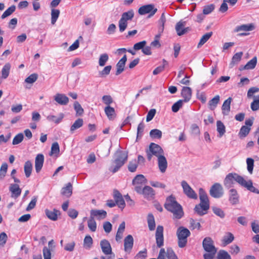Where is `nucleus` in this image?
Instances as JSON below:
<instances>
[{
	"label": "nucleus",
	"instance_id": "nucleus-1",
	"mask_svg": "<svg viewBox=\"0 0 259 259\" xmlns=\"http://www.w3.org/2000/svg\"><path fill=\"white\" fill-rule=\"evenodd\" d=\"M164 207L167 210L172 213L174 219H180L184 215L182 206L178 203L176 198L172 195L166 198Z\"/></svg>",
	"mask_w": 259,
	"mask_h": 259
},
{
	"label": "nucleus",
	"instance_id": "nucleus-2",
	"mask_svg": "<svg viewBox=\"0 0 259 259\" xmlns=\"http://www.w3.org/2000/svg\"><path fill=\"white\" fill-rule=\"evenodd\" d=\"M127 153L126 152L121 150L117 151L114 154L113 165L110 167L109 170L113 173L117 172L127 161Z\"/></svg>",
	"mask_w": 259,
	"mask_h": 259
},
{
	"label": "nucleus",
	"instance_id": "nucleus-3",
	"mask_svg": "<svg viewBox=\"0 0 259 259\" xmlns=\"http://www.w3.org/2000/svg\"><path fill=\"white\" fill-rule=\"evenodd\" d=\"M202 246L204 250L207 252L203 254L204 259H213L217 252V249L211 238L209 237L204 238L202 241Z\"/></svg>",
	"mask_w": 259,
	"mask_h": 259
},
{
	"label": "nucleus",
	"instance_id": "nucleus-4",
	"mask_svg": "<svg viewBox=\"0 0 259 259\" xmlns=\"http://www.w3.org/2000/svg\"><path fill=\"white\" fill-rule=\"evenodd\" d=\"M178 238V244L180 248H184L187 244L188 237L191 235L190 231L186 228L179 227L176 232Z\"/></svg>",
	"mask_w": 259,
	"mask_h": 259
},
{
	"label": "nucleus",
	"instance_id": "nucleus-5",
	"mask_svg": "<svg viewBox=\"0 0 259 259\" xmlns=\"http://www.w3.org/2000/svg\"><path fill=\"white\" fill-rule=\"evenodd\" d=\"M134 17V12L133 10H130L122 14L121 17L118 21L119 30L120 32L125 31L127 26V21L132 20Z\"/></svg>",
	"mask_w": 259,
	"mask_h": 259
},
{
	"label": "nucleus",
	"instance_id": "nucleus-6",
	"mask_svg": "<svg viewBox=\"0 0 259 259\" xmlns=\"http://www.w3.org/2000/svg\"><path fill=\"white\" fill-rule=\"evenodd\" d=\"M137 193L143 195V197L148 200H151L154 199L155 196V190L149 186L142 187H137L136 188Z\"/></svg>",
	"mask_w": 259,
	"mask_h": 259
},
{
	"label": "nucleus",
	"instance_id": "nucleus-7",
	"mask_svg": "<svg viewBox=\"0 0 259 259\" xmlns=\"http://www.w3.org/2000/svg\"><path fill=\"white\" fill-rule=\"evenodd\" d=\"M243 179L242 177L236 173H229L226 176L224 181V184L228 188H230L232 186L234 181L241 185Z\"/></svg>",
	"mask_w": 259,
	"mask_h": 259
},
{
	"label": "nucleus",
	"instance_id": "nucleus-8",
	"mask_svg": "<svg viewBox=\"0 0 259 259\" xmlns=\"http://www.w3.org/2000/svg\"><path fill=\"white\" fill-rule=\"evenodd\" d=\"M147 159L150 161L153 155L157 157L163 154V150L161 147L154 143H151L149 147V149L146 151Z\"/></svg>",
	"mask_w": 259,
	"mask_h": 259
},
{
	"label": "nucleus",
	"instance_id": "nucleus-9",
	"mask_svg": "<svg viewBox=\"0 0 259 259\" xmlns=\"http://www.w3.org/2000/svg\"><path fill=\"white\" fill-rule=\"evenodd\" d=\"M209 194L213 198H221L224 194L223 188L220 183H216L211 187Z\"/></svg>",
	"mask_w": 259,
	"mask_h": 259
},
{
	"label": "nucleus",
	"instance_id": "nucleus-10",
	"mask_svg": "<svg viewBox=\"0 0 259 259\" xmlns=\"http://www.w3.org/2000/svg\"><path fill=\"white\" fill-rule=\"evenodd\" d=\"M157 11V9L155 8L153 5L149 4L141 7L138 10V13L141 15H144L149 13V18L153 16Z\"/></svg>",
	"mask_w": 259,
	"mask_h": 259
},
{
	"label": "nucleus",
	"instance_id": "nucleus-11",
	"mask_svg": "<svg viewBox=\"0 0 259 259\" xmlns=\"http://www.w3.org/2000/svg\"><path fill=\"white\" fill-rule=\"evenodd\" d=\"M181 186L183 189L184 194L189 198L196 199L197 198V194L192 189L188 183L185 181L181 182Z\"/></svg>",
	"mask_w": 259,
	"mask_h": 259
},
{
	"label": "nucleus",
	"instance_id": "nucleus-12",
	"mask_svg": "<svg viewBox=\"0 0 259 259\" xmlns=\"http://www.w3.org/2000/svg\"><path fill=\"white\" fill-rule=\"evenodd\" d=\"M113 197L117 205L119 208L122 210L125 206V203L122 194L118 190L114 189L113 192Z\"/></svg>",
	"mask_w": 259,
	"mask_h": 259
},
{
	"label": "nucleus",
	"instance_id": "nucleus-13",
	"mask_svg": "<svg viewBox=\"0 0 259 259\" xmlns=\"http://www.w3.org/2000/svg\"><path fill=\"white\" fill-rule=\"evenodd\" d=\"M156 243L157 246L160 248L164 245L163 227L158 226L155 233Z\"/></svg>",
	"mask_w": 259,
	"mask_h": 259
},
{
	"label": "nucleus",
	"instance_id": "nucleus-14",
	"mask_svg": "<svg viewBox=\"0 0 259 259\" xmlns=\"http://www.w3.org/2000/svg\"><path fill=\"white\" fill-rule=\"evenodd\" d=\"M199 195L200 202L199 204L203 205L204 208H209V201L207 194L202 188L199 190Z\"/></svg>",
	"mask_w": 259,
	"mask_h": 259
},
{
	"label": "nucleus",
	"instance_id": "nucleus-15",
	"mask_svg": "<svg viewBox=\"0 0 259 259\" xmlns=\"http://www.w3.org/2000/svg\"><path fill=\"white\" fill-rule=\"evenodd\" d=\"M103 253L105 255H109L112 253V248L110 242L106 239H103L100 243Z\"/></svg>",
	"mask_w": 259,
	"mask_h": 259
},
{
	"label": "nucleus",
	"instance_id": "nucleus-16",
	"mask_svg": "<svg viewBox=\"0 0 259 259\" xmlns=\"http://www.w3.org/2000/svg\"><path fill=\"white\" fill-rule=\"evenodd\" d=\"M107 216V212L104 210L92 209L90 211V217L95 219L103 220Z\"/></svg>",
	"mask_w": 259,
	"mask_h": 259
},
{
	"label": "nucleus",
	"instance_id": "nucleus-17",
	"mask_svg": "<svg viewBox=\"0 0 259 259\" xmlns=\"http://www.w3.org/2000/svg\"><path fill=\"white\" fill-rule=\"evenodd\" d=\"M54 99L61 105H66L69 102V98L64 94L57 93L54 96Z\"/></svg>",
	"mask_w": 259,
	"mask_h": 259
},
{
	"label": "nucleus",
	"instance_id": "nucleus-18",
	"mask_svg": "<svg viewBox=\"0 0 259 259\" xmlns=\"http://www.w3.org/2000/svg\"><path fill=\"white\" fill-rule=\"evenodd\" d=\"M134 245V239L131 235H128L124 240V249L126 252H130Z\"/></svg>",
	"mask_w": 259,
	"mask_h": 259
},
{
	"label": "nucleus",
	"instance_id": "nucleus-19",
	"mask_svg": "<svg viewBox=\"0 0 259 259\" xmlns=\"http://www.w3.org/2000/svg\"><path fill=\"white\" fill-rule=\"evenodd\" d=\"M147 180L143 175H138L133 180L132 184L135 186V190L137 187H142L141 185L145 184Z\"/></svg>",
	"mask_w": 259,
	"mask_h": 259
},
{
	"label": "nucleus",
	"instance_id": "nucleus-20",
	"mask_svg": "<svg viewBox=\"0 0 259 259\" xmlns=\"http://www.w3.org/2000/svg\"><path fill=\"white\" fill-rule=\"evenodd\" d=\"M44 161V156L42 154H38L35 159V169L37 173L41 169Z\"/></svg>",
	"mask_w": 259,
	"mask_h": 259
},
{
	"label": "nucleus",
	"instance_id": "nucleus-21",
	"mask_svg": "<svg viewBox=\"0 0 259 259\" xmlns=\"http://www.w3.org/2000/svg\"><path fill=\"white\" fill-rule=\"evenodd\" d=\"M127 61L126 55H124L116 64V71L115 74L118 75L124 70L125 63Z\"/></svg>",
	"mask_w": 259,
	"mask_h": 259
},
{
	"label": "nucleus",
	"instance_id": "nucleus-22",
	"mask_svg": "<svg viewBox=\"0 0 259 259\" xmlns=\"http://www.w3.org/2000/svg\"><path fill=\"white\" fill-rule=\"evenodd\" d=\"M229 200L232 205H235L239 202V195L236 190L231 189L229 190Z\"/></svg>",
	"mask_w": 259,
	"mask_h": 259
},
{
	"label": "nucleus",
	"instance_id": "nucleus-23",
	"mask_svg": "<svg viewBox=\"0 0 259 259\" xmlns=\"http://www.w3.org/2000/svg\"><path fill=\"white\" fill-rule=\"evenodd\" d=\"M9 190L11 192V197L12 198H18L21 193V189L17 184H11Z\"/></svg>",
	"mask_w": 259,
	"mask_h": 259
},
{
	"label": "nucleus",
	"instance_id": "nucleus-24",
	"mask_svg": "<svg viewBox=\"0 0 259 259\" xmlns=\"http://www.w3.org/2000/svg\"><path fill=\"white\" fill-rule=\"evenodd\" d=\"M158 165L160 171L163 173L166 171L167 167V162L166 158L163 155L158 156Z\"/></svg>",
	"mask_w": 259,
	"mask_h": 259
},
{
	"label": "nucleus",
	"instance_id": "nucleus-25",
	"mask_svg": "<svg viewBox=\"0 0 259 259\" xmlns=\"http://www.w3.org/2000/svg\"><path fill=\"white\" fill-rule=\"evenodd\" d=\"M185 25V22H183L182 21H179L178 23H177L176 26V30L178 35H182L185 34L188 31L189 28H184Z\"/></svg>",
	"mask_w": 259,
	"mask_h": 259
},
{
	"label": "nucleus",
	"instance_id": "nucleus-26",
	"mask_svg": "<svg viewBox=\"0 0 259 259\" xmlns=\"http://www.w3.org/2000/svg\"><path fill=\"white\" fill-rule=\"evenodd\" d=\"M241 186L246 188L249 191L256 193L259 194V190L253 186L252 182L251 180L246 181L244 179L242 181Z\"/></svg>",
	"mask_w": 259,
	"mask_h": 259
},
{
	"label": "nucleus",
	"instance_id": "nucleus-27",
	"mask_svg": "<svg viewBox=\"0 0 259 259\" xmlns=\"http://www.w3.org/2000/svg\"><path fill=\"white\" fill-rule=\"evenodd\" d=\"M181 95L184 102H188L192 97V90L190 87H184L181 91Z\"/></svg>",
	"mask_w": 259,
	"mask_h": 259
},
{
	"label": "nucleus",
	"instance_id": "nucleus-28",
	"mask_svg": "<svg viewBox=\"0 0 259 259\" xmlns=\"http://www.w3.org/2000/svg\"><path fill=\"white\" fill-rule=\"evenodd\" d=\"M232 101V98L229 97L224 102L222 106V114L224 115H228L229 114L230 111V106Z\"/></svg>",
	"mask_w": 259,
	"mask_h": 259
},
{
	"label": "nucleus",
	"instance_id": "nucleus-29",
	"mask_svg": "<svg viewBox=\"0 0 259 259\" xmlns=\"http://www.w3.org/2000/svg\"><path fill=\"white\" fill-rule=\"evenodd\" d=\"M64 117V114L63 113H60L57 116L50 114L47 116V119L50 122L59 124L62 121Z\"/></svg>",
	"mask_w": 259,
	"mask_h": 259
},
{
	"label": "nucleus",
	"instance_id": "nucleus-30",
	"mask_svg": "<svg viewBox=\"0 0 259 259\" xmlns=\"http://www.w3.org/2000/svg\"><path fill=\"white\" fill-rule=\"evenodd\" d=\"M45 213L49 219L54 221L57 220L58 215L60 214L59 210L56 209H53L52 210L46 209L45 210Z\"/></svg>",
	"mask_w": 259,
	"mask_h": 259
},
{
	"label": "nucleus",
	"instance_id": "nucleus-31",
	"mask_svg": "<svg viewBox=\"0 0 259 259\" xmlns=\"http://www.w3.org/2000/svg\"><path fill=\"white\" fill-rule=\"evenodd\" d=\"M104 111L109 119L113 120L115 118L116 113L114 108L107 106L105 107Z\"/></svg>",
	"mask_w": 259,
	"mask_h": 259
},
{
	"label": "nucleus",
	"instance_id": "nucleus-32",
	"mask_svg": "<svg viewBox=\"0 0 259 259\" xmlns=\"http://www.w3.org/2000/svg\"><path fill=\"white\" fill-rule=\"evenodd\" d=\"M83 119L82 118H78L71 126L70 129V133L73 134L75 130L81 127L83 125Z\"/></svg>",
	"mask_w": 259,
	"mask_h": 259
},
{
	"label": "nucleus",
	"instance_id": "nucleus-33",
	"mask_svg": "<svg viewBox=\"0 0 259 259\" xmlns=\"http://www.w3.org/2000/svg\"><path fill=\"white\" fill-rule=\"evenodd\" d=\"M254 26L252 24H243L237 26L235 29V32H239L241 31H248L253 30Z\"/></svg>",
	"mask_w": 259,
	"mask_h": 259
},
{
	"label": "nucleus",
	"instance_id": "nucleus-34",
	"mask_svg": "<svg viewBox=\"0 0 259 259\" xmlns=\"http://www.w3.org/2000/svg\"><path fill=\"white\" fill-rule=\"evenodd\" d=\"M24 170L26 177L29 178L31 174L32 170V164L30 161L28 160L25 162L24 166Z\"/></svg>",
	"mask_w": 259,
	"mask_h": 259
},
{
	"label": "nucleus",
	"instance_id": "nucleus-35",
	"mask_svg": "<svg viewBox=\"0 0 259 259\" xmlns=\"http://www.w3.org/2000/svg\"><path fill=\"white\" fill-rule=\"evenodd\" d=\"M11 67L10 63H7L5 64L2 69V78L6 79L10 74V71Z\"/></svg>",
	"mask_w": 259,
	"mask_h": 259
},
{
	"label": "nucleus",
	"instance_id": "nucleus-36",
	"mask_svg": "<svg viewBox=\"0 0 259 259\" xmlns=\"http://www.w3.org/2000/svg\"><path fill=\"white\" fill-rule=\"evenodd\" d=\"M209 208H204V206L200 204H197L194 208L195 211L199 215L202 216L207 213Z\"/></svg>",
	"mask_w": 259,
	"mask_h": 259
},
{
	"label": "nucleus",
	"instance_id": "nucleus-37",
	"mask_svg": "<svg viewBox=\"0 0 259 259\" xmlns=\"http://www.w3.org/2000/svg\"><path fill=\"white\" fill-rule=\"evenodd\" d=\"M72 193V186L70 183H68L66 187L62 189L61 194L67 197H70Z\"/></svg>",
	"mask_w": 259,
	"mask_h": 259
},
{
	"label": "nucleus",
	"instance_id": "nucleus-38",
	"mask_svg": "<svg viewBox=\"0 0 259 259\" xmlns=\"http://www.w3.org/2000/svg\"><path fill=\"white\" fill-rule=\"evenodd\" d=\"M234 239V237L233 234L230 232H228L225 235L222 240V243L224 246H226L231 243Z\"/></svg>",
	"mask_w": 259,
	"mask_h": 259
},
{
	"label": "nucleus",
	"instance_id": "nucleus-39",
	"mask_svg": "<svg viewBox=\"0 0 259 259\" xmlns=\"http://www.w3.org/2000/svg\"><path fill=\"white\" fill-rule=\"evenodd\" d=\"M165 22H166V17L165 16V14L164 13H163L161 14L159 20H158L159 27H158V32H159L160 33H162L163 32L164 28V24H165Z\"/></svg>",
	"mask_w": 259,
	"mask_h": 259
},
{
	"label": "nucleus",
	"instance_id": "nucleus-40",
	"mask_svg": "<svg viewBox=\"0 0 259 259\" xmlns=\"http://www.w3.org/2000/svg\"><path fill=\"white\" fill-rule=\"evenodd\" d=\"M148 228L150 231H153L155 228V222L153 215L149 213L147 217Z\"/></svg>",
	"mask_w": 259,
	"mask_h": 259
},
{
	"label": "nucleus",
	"instance_id": "nucleus-41",
	"mask_svg": "<svg viewBox=\"0 0 259 259\" xmlns=\"http://www.w3.org/2000/svg\"><path fill=\"white\" fill-rule=\"evenodd\" d=\"M219 95H216L214 98L210 100L208 102L209 108L210 110H213L217 107L220 101Z\"/></svg>",
	"mask_w": 259,
	"mask_h": 259
},
{
	"label": "nucleus",
	"instance_id": "nucleus-42",
	"mask_svg": "<svg viewBox=\"0 0 259 259\" xmlns=\"http://www.w3.org/2000/svg\"><path fill=\"white\" fill-rule=\"evenodd\" d=\"M217 130L219 134V137H222L226 132V128L224 123L220 120L217 122Z\"/></svg>",
	"mask_w": 259,
	"mask_h": 259
},
{
	"label": "nucleus",
	"instance_id": "nucleus-43",
	"mask_svg": "<svg viewBox=\"0 0 259 259\" xmlns=\"http://www.w3.org/2000/svg\"><path fill=\"white\" fill-rule=\"evenodd\" d=\"M242 55L243 53L241 52L236 53L234 55L232 59V61L230 63V66L231 67H233L234 64H238L239 62L241 59Z\"/></svg>",
	"mask_w": 259,
	"mask_h": 259
},
{
	"label": "nucleus",
	"instance_id": "nucleus-44",
	"mask_svg": "<svg viewBox=\"0 0 259 259\" xmlns=\"http://www.w3.org/2000/svg\"><path fill=\"white\" fill-rule=\"evenodd\" d=\"M212 32H209L204 34L201 38L197 47L199 48L203 45L212 36Z\"/></svg>",
	"mask_w": 259,
	"mask_h": 259
},
{
	"label": "nucleus",
	"instance_id": "nucleus-45",
	"mask_svg": "<svg viewBox=\"0 0 259 259\" xmlns=\"http://www.w3.org/2000/svg\"><path fill=\"white\" fill-rule=\"evenodd\" d=\"M60 11L58 9H52L51 10V23L54 25L56 22L59 15Z\"/></svg>",
	"mask_w": 259,
	"mask_h": 259
},
{
	"label": "nucleus",
	"instance_id": "nucleus-46",
	"mask_svg": "<svg viewBox=\"0 0 259 259\" xmlns=\"http://www.w3.org/2000/svg\"><path fill=\"white\" fill-rule=\"evenodd\" d=\"M257 63L256 57H254L251 60L248 61L247 64L243 67L244 69H253Z\"/></svg>",
	"mask_w": 259,
	"mask_h": 259
},
{
	"label": "nucleus",
	"instance_id": "nucleus-47",
	"mask_svg": "<svg viewBox=\"0 0 259 259\" xmlns=\"http://www.w3.org/2000/svg\"><path fill=\"white\" fill-rule=\"evenodd\" d=\"M108 59L109 56L107 54L104 53L100 55L99 59V66L101 67L105 66Z\"/></svg>",
	"mask_w": 259,
	"mask_h": 259
},
{
	"label": "nucleus",
	"instance_id": "nucleus-48",
	"mask_svg": "<svg viewBox=\"0 0 259 259\" xmlns=\"http://www.w3.org/2000/svg\"><path fill=\"white\" fill-rule=\"evenodd\" d=\"M250 131V127L243 125L241 127L238 135L240 138H244L249 134Z\"/></svg>",
	"mask_w": 259,
	"mask_h": 259
},
{
	"label": "nucleus",
	"instance_id": "nucleus-49",
	"mask_svg": "<svg viewBox=\"0 0 259 259\" xmlns=\"http://www.w3.org/2000/svg\"><path fill=\"white\" fill-rule=\"evenodd\" d=\"M16 10V7L14 5H12L7 9L2 14L1 18L4 19L6 17L10 16L13 13L15 12Z\"/></svg>",
	"mask_w": 259,
	"mask_h": 259
},
{
	"label": "nucleus",
	"instance_id": "nucleus-50",
	"mask_svg": "<svg viewBox=\"0 0 259 259\" xmlns=\"http://www.w3.org/2000/svg\"><path fill=\"white\" fill-rule=\"evenodd\" d=\"M250 107L253 111L259 109V95L254 97V100L251 103Z\"/></svg>",
	"mask_w": 259,
	"mask_h": 259
},
{
	"label": "nucleus",
	"instance_id": "nucleus-51",
	"mask_svg": "<svg viewBox=\"0 0 259 259\" xmlns=\"http://www.w3.org/2000/svg\"><path fill=\"white\" fill-rule=\"evenodd\" d=\"M88 226L92 232H95L97 229V224L95 219L90 217L88 221Z\"/></svg>",
	"mask_w": 259,
	"mask_h": 259
},
{
	"label": "nucleus",
	"instance_id": "nucleus-52",
	"mask_svg": "<svg viewBox=\"0 0 259 259\" xmlns=\"http://www.w3.org/2000/svg\"><path fill=\"white\" fill-rule=\"evenodd\" d=\"M60 152V148L59 144L57 142H54L51 146V150L50 155L51 156L55 155H57Z\"/></svg>",
	"mask_w": 259,
	"mask_h": 259
},
{
	"label": "nucleus",
	"instance_id": "nucleus-53",
	"mask_svg": "<svg viewBox=\"0 0 259 259\" xmlns=\"http://www.w3.org/2000/svg\"><path fill=\"white\" fill-rule=\"evenodd\" d=\"M212 210L213 212L217 216L219 217L221 219H223L225 217V213L224 211L220 208L217 206L212 207Z\"/></svg>",
	"mask_w": 259,
	"mask_h": 259
},
{
	"label": "nucleus",
	"instance_id": "nucleus-54",
	"mask_svg": "<svg viewBox=\"0 0 259 259\" xmlns=\"http://www.w3.org/2000/svg\"><path fill=\"white\" fill-rule=\"evenodd\" d=\"M217 258L218 259H231L230 255L224 250H221L219 251Z\"/></svg>",
	"mask_w": 259,
	"mask_h": 259
},
{
	"label": "nucleus",
	"instance_id": "nucleus-55",
	"mask_svg": "<svg viewBox=\"0 0 259 259\" xmlns=\"http://www.w3.org/2000/svg\"><path fill=\"white\" fill-rule=\"evenodd\" d=\"M93 244L92 238L88 235L86 236L83 240V246L87 249H90Z\"/></svg>",
	"mask_w": 259,
	"mask_h": 259
},
{
	"label": "nucleus",
	"instance_id": "nucleus-56",
	"mask_svg": "<svg viewBox=\"0 0 259 259\" xmlns=\"http://www.w3.org/2000/svg\"><path fill=\"white\" fill-rule=\"evenodd\" d=\"M150 136L153 138L159 139L162 137V132L158 129L152 130L150 132Z\"/></svg>",
	"mask_w": 259,
	"mask_h": 259
},
{
	"label": "nucleus",
	"instance_id": "nucleus-57",
	"mask_svg": "<svg viewBox=\"0 0 259 259\" xmlns=\"http://www.w3.org/2000/svg\"><path fill=\"white\" fill-rule=\"evenodd\" d=\"M165 255L168 259H178L177 256L171 248H168L165 251Z\"/></svg>",
	"mask_w": 259,
	"mask_h": 259
},
{
	"label": "nucleus",
	"instance_id": "nucleus-58",
	"mask_svg": "<svg viewBox=\"0 0 259 259\" xmlns=\"http://www.w3.org/2000/svg\"><path fill=\"white\" fill-rule=\"evenodd\" d=\"M247 168L249 174H252L254 166V160L251 158L246 159Z\"/></svg>",
	"mask_w": 259,
	"mask_h": 259
},
{
	"label": "nucleus",
	"instance_id": "nucleus-59",
	"mask_svg": "<svg viewBox=\"0 0 259 259\" xmlns=\"http://www.w3.org/2000/svg\"><path fill=\"white\" fill-rule=\"evenodd\" d=\"M8 164L7 163H4L2 164L0 168V180H3L6 176V174L7 172Z\"/></svg>",
	"mask_w": 259,
	"mask_h": 259
},
{
	"label": "nucleus",
	"instance_id": "nucleus-60",
	"mask_svg": "<svg viewBox=\"0 0 259 259\" xmlns=\"http://www.w3.org/2000/svg\"><path fill=\"white\" fill-rule=\"evenodd\" d=\"M38 78V74L36 73H32L28 76L25 79V82L27 83L32 84L34 83Z\"/></svg>",
	"mask_w": 259,
	"mask_h": 259
},
{
	"label": "nucleus",
	"instance_id": "nucleus-61",
	"mask_svg": "<svg viewBox=\"0 0 259 259\" xmlns=\"http://www.w3.org/2000/svg\"><path fill=\"white\" fill-rule=\"evenodd\" d=\"M184 101L182 100H179L177 102L174 103L171 107V110L174 112H177L180 108L183 106Z\"/></svg>",
	"mask_w": 259,
	"mask_h": 259
},
{
	"label": "nucleus",
	"instance_id": "nucleus-62",
	"mask_svg": "<svg viewBox=\"0 0 259 259\" xmlns=\"http://www.w3.org/2000/svg\"><path fill=\"white\" fill-rule=\"evenodd\" d=\"M24 136L22 133H19L16 135L12 142V144L14 145L20 144L23 140Z\"/></svg>",
	"mask_w": 259,
	"mask_h": 259
},
{
	"label": "nucleus",
	"instance_id": "nucleus-63",
	"mask_svg": "<svg viewBox=\"0 0 259 259\" xmlns=\"http://www.w3.org/2000/svg\"><path fill=\"white\" fill-rule=\"evenodd\" d=\"M112 67L111 65H108L105 66L104 69L99 72V75L101 77H105L107 75H109L111 70Z\"/></svg>",
	"mask_w": 259,
	"mask_h": 259
},
{
	"label": "nucleus",
	"instance_id": "nucleus-64",
	"mask_svg": "<svg viewBox=\"0 0 259 259\" xmlns=\"http://www.w3.org/2000/svg\"><path fill=\"white\" fill-rule=\"evenodd\" d=\"M138 167V162L136 159L133 160L129 162L128 169L131 172L136 171Z\"/></svg>",
	"mask_w": 259,
	"mask_h": 259
}]
</instances>
